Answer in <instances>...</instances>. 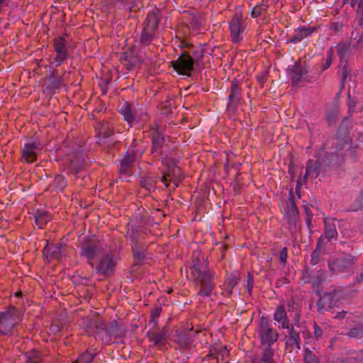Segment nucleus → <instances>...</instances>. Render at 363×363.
<instances>
[{
  "label": "nucleus",
  "instance_id": "16",
  "mask_svg": "<svg viewBox=\"0 0 363 363\" xmlns=\"http://www.w3.org/2000/svg\"><path fill=\"white\" fill-rule=\"evenodd\" d=\"M306 73V65L300 62H296L288 69V74L293 84L298 83Z\"/></svg>",
  "mask_w": 363,
  "mask_h": 363
},
{
  "label": "nucleus",
  "instance_id": "23",
  "mask_svg": "<svg viewBox=\"0 0 363 363\" xmlns=\"http://www.w3.org/2000/svg\"><path fill=\"white\" fill-rule=\"evenodd\" d=\"M62 249L63 245L61 243L52 247L47 246L44 249V255L46 256L47 259H48V256H50V258L60 259L62 256Z\"/></svg>",
  "mask_w": 363,
  "mask_h": 363
},
{
  "label": "nucleus",
  "instance_id": "13",
  "mask_svg": "<svg viewBox=\"0 0 363 363\" xmlns=\"http://www.w3.org/2000/svg\"><path fill=\"white\" fill-rule=\"evenodd\" d=\"M273 318L274 324L279 329H289L292 325L283 306H279L275 309Z\"/></svg>",
  "mask_w": 363,
  "mask_h": 363
},
{
  "label": "nucleus",
  "instance_id": "57",
  "mask_svg": "<svg viewBox=\"0 0 363 363\" xmlns=\"http://www.w3.org/2000/svg\"><path fill=\"white\" fill-rule=\"evenodd\" d=\"M363 281V267H362V270L360 273L359 275H357V277H356V282L357 283H361Z\"/></svg>",
  "mask_w": 363,
  "mask_h": 363
},
{
  "label": "nucleus",
  "instance_id": "61",
  "mask_svg": "<svg viewBox=\"0 0 363 363\" xmlns=\"http://www.w3.org/2000/svg\"><path fill=\"white\" fill-rule=\"evenodd\" d=\"M299 318H300V314L298 313H296L295 318H294V322H295V325H296L298 326V323H299Z\"/></svg>",
  "mask_w": 363,
  "mask_h": 363
},
{
  "label": "nucleus",
  "instance_id": "38",
  "mask_svg": "<svg viewBox=\"0 0 363 363\" xmlns=\"http://www.w3.org/2000/svg\"><path fill=\"white\" fill-rule=\"evenodd\" d=\"M56 189L62 190L66 186L65 178L62 175H57L54 180Z\"/></svg>",
  "mask_w": 363,
  "mask_h": 363
},
{
  "label": "nucleus",
  "instance_id": "44",
  "mask_svg": "<svg viewBox=\"0 0 363 363\" xmlns=\"http://www.w3.org/2000/svg\"><path fill=\"white\" fill-rule=\"evenodd\" d=\"M140 184L141 187L145 190L150 191L153 187V181L152 179H142L140 182Z\"/></svg>",
  "mask_w": 363,
  "mask_h": 363
},
{
  "label": "nucleus",
  "instance_id": "8",
  "mask_svg": "<svg viewBox=\"0 0 363 363\" xmlns=\"http://www.w3.org/2000/svg\"><path fill=\"white\" fill-rule=\"evenodd\" d=\"M171 65L179 74L191 76V72L194 69V60L186 51L182 52L175 60L171 61Z\"/></svg>",
  "mask_w": 363,
  "mask_h": 363
},
{
  "label": "nucleus",
  "instance_id": "5",
  "mask_svg": "<svg viewBox=\"0 0 363 363\" xmlns=\"http://www.w3.org/2000/svg\"><path fill=\"white\" fill-rule=\"evenodd\" d=\"M159 22L160 17L157 11L154 10L147 14L141 31L140 38V43L149 45L152 42L155 33L157 29Z\"/></svg>",
  "mask_w": 363,
  "mask_h": 363
},
{
  "label": "nucleus",
  "instance_id": "52",
  "mask_svg": "<svg viewBox=\"0 0 363 363\" xmlns=\"http://www.w3.org/2000/svg\"><path fill=\"white\" fill-rule=\"evenodd\" d=\"M238 284L236 278H230L228 280L227 285L229 288L233 289Z\"/></svg>",
  "mask_w": 363,
  "mask_h": 363
},
{
  "label": "nucleus",
  "instance_id": "34",
  "mask_svg": "<svg viewBox=\"0 0 363 363\" xmlns=\"http://www.w3.org/2000/svg\"><path fill=\"white\" fill-rule=\"evenodd\" d=\"M177 172H179V169L177 167H173L172 170L169 169L167 172L163 174L161 179L162 182L168 186L171 177L177 174Z\"/></svg>",
  "mask_w": 363,
  "mask_h": 363
},
{
  "label": "nucleus",
  "instance_id": "24",
  "mask_svg": "<svg viewBox=\"0 0 363 363\" xmlns=\"http://www.w3.org/2000/svg\"><path fill=\"white\" fill-rule=\"evenodd\" d=\"M327 272L324 270H318L311 279L313 288H318L320 284L326 281Z\"/></svg>",
  "mask_w": 363,
  "mask_h": 363
},
{
  "label": "nucleus",
  "instance_id": "47",
  "mask_svg": "<svg viewBox=\"0 0 363 363\" xmlns=\"http://www.w3.org/2000/svg\"><path fill=\"white\" fill-rule=\"evenodd\" d=\"M288 257L287 248L283 247L279 253V259L284 266L286 265Z\"/></svg>",
  "mask_w": 363,
  "mask_h": 363
},
{
  "label": "nucleus",
  "instance_id": "39",
  "mask_svg": "<svg viewBox=\"0 0 363 363\" xmlns=\"http://www.w3.org/2000/svg\"><path fill=\"white\" fill-rule=\"evenodd\" d=\"M138 266L139 264H144L147 263V260L150 259V257L147 256V253L144 250H139L138 249Z\"/></svg>",
  "mask_w": 363,
  "mask_h": 363
},
{
  "label": "nucleus",
  "instance_id": "6",
  "mask_svg": "<svg viewBox=\"0 0 363 363\" xmlns=\"http://www.w3.org/2000/svg\"><path fill=\"white\" fill-rule=\"evenodd\" d=\"M258 334L260 338V346H274L279 337L277 330L264 316L259 320Z\"/></svg>",
  "mask_w": 363,
  "mask_h": 363
},
{
  "label": "nucleus",
  "instance_id": "55",
  "mask_svg": "<svg viewBox=\"0 0 363 363\" xmlns=\"http://www.w3.org/2000/svg\"><path fill=\"white\" fill-rule=\"evenodd\" d=\"M148 117V114L146 112L142 111L141 115L140 116V121L145 123L147 121Z\"/></svg>",
  "mask_w": 363,
  "mask_h": 363
},
{
  "label": "nucleus",
  "instance_id": "30",
  "mask_svg": "<svg viewBox=\"0 0 363 363\" xmlns=\"http://www.w3.org/2000/svg\"><path fill=\"white\" fill-rule=\"evenodd\" d=\"M339 115L338 108L336 106L330 108L326 113V120L329 125L333 124Z\"/></svg>",
  "mask_w": 363,
  "mask_h": 363
},
{
  "label": "nucleus",
  "instance_id": "35",
  "mask_svg": "<svg viewBox=\"0 0 363 363\" xmlns=\"http://www.w3.org/2000/svg\"><path fill=\"white\" fill-rule=\"evenodd\" d=\"M303 360L304 363H318L317 356L308 348L305 350Z\"/></svg>",
  "mask_w": 363,
  "mask_h": 363
},
{
  "label": "nucleus",
  "instance_id": "48",
  "mask_svg": "<svg viewBox=\"0 0 363 363\" xmlns=\"http://www.w3.org/2000/svg\"><path fill=\"white\" fill-rule=\"evenodd\" d=\"M344 135H347V119L345 118L342 123H340L339 128H338V133H341Z\"/></svg>",
  "mask_w": 363,
  "mask_h": 363
},
{
  "label": "nucleus",
  "instance_id": "58",
  "mask_svg": "<svg viewBox=\"0 0 363 363\" xmlns=\"http://www.w3.org/2000/svg\"><path fill=\"white\" fill-rule=\"evenodd\" d=\"M8 5V0H0V11Z\"/></svg>",
  "mask_w": 363,
  "mask_h": 363
},
{
  "label": "nucleus",
  "instance_id": "51",
  "mask_svg": "<svg viewBox=\"0 0 363 363\" xmlns=\"http://www.w3.org/2000/svg\"><path fill=\"white\" fill-rule=\"evenodd\" d=\"M220 354L221 355V360L224 361L225 359V357L229 354V351L227 349L226 346H224L221 348Z\"/></svg>",
  "mask_w": 363,
  "mask_h": 363
},
{
  "label": "nucleus",
  "instance_id": "14",
  "mask_svg": "<svg viewBox=\"0 0 363 363\" xmlns=\"http://www.w3.org/2000/svg\"><path fill=\"white\" fill-rule=\"evenodd\" d=\"M316 30L315 27L302 26L296 29L293 35L289 38L287 43L297 44L303 40L311 36Z\"/></svg>",
  "mask_w": 363,
  "mask_h": 363
},
{
  "label": "nucleus",
  "instance_id": "27",
  "mask_svg": "<svg viewBox=\"0 0 363 363\" xmlns=\"http://www.w3.org/2000/svg\"><path fill=\"white\" fill-rule=\"evenodd\" d=\"M162 308L155 306L151 310L148 325L150 329L156 328L157 324V319L160 315Z\"/></svg>",
  "mask_w": 363,
  "mask_h": 363
},
{
  "label": "nucleus",
  "instance_id": "9",
  "mask_svg": "<svg viewBox=\"0 0 363 363\" xmlns=\"http://www.w3.org/2000/svg\"><path fill=\"white\" fill-rule=\"evenodd\" d=\"M320 298L317 301V307L319 312L328 311L332 308L340 298V292L336 289L326 292L323 296L319 294Z\"/></svg>",
  "mask_w": 363,
  "mask_h": 363
},
{
  "label": "nucleus",
  "instance_id": "7",
  "mask_svg": "<svg viewBox=\"0 0 363 363\" xmlns=\"http://www.w3.org/2000/svg\"><path fill=\"white\" fill-rule=\"evenodd\" d=\"M242 94L240 82L238 79L235 78L230 82L226 110L230 113L235 114L238 111V107L242 104Z\"/></svg>",
  "mask_w": 363,
  "mask_h": 363
},
{
  "label": "nucleus",
  "instance_id": "31",
  "mask_svg": "<svg viewBox=\"0 0 363 363\" xmlns=\"http://www.w3.org/2000/svg\"><path fill=\"white\" fill-rule=\"evenodd\" d=\"M164 143V138L162 135L159 133H157L152 137V149L154 151L157 152L162 147L163 143Z\"/></svg>",
  "mask_w": 363,
  "mask_h": 363
},
{
  "label": "nucleus",
  "instance_id": "26",
  "mask_svg": "<svg viewBox=\"0 0 363 363\" xmlns=\"http://www.w3.org/2000/svg\"><path fill=\"white\" fill-rule=\"evenodd\" d=\"M352 38L354 45L363 43V26L357 24L352 33Z\"/></svg>",
  "mask_w": 363,
  "mask_h": 363
},
{
  "label": "nucleus",
  "instance_id": "28",
  "mask_svg": "<svg viewBox=\"0 0 363 363\" xmlns=\"http://www.w3.org/2000/svg\"><path fill=\"white\" fill-rule=\"evenodd\" d=\"M348 337L355 339L363 338V324L357 325L352 328L347 334Z\"/></svg>",
  "mask_w": 363,
  "mask_h": 363
},
{
  "label": "nucleus",
  "instance_id": "53",
  "mask_svg": "<svg viewBox=\"0 0 363 363\" xmlns=\"http://www.w3.org/2000/svg\"><path fill=\"white\" fill-rule=\"evenodd\" d=\"M358 14L359 16V20H358V24L363 26V6L360 7L358 11Z\"/></svg>",
  "mask_w": 363,
  "mask_h": 363
},
{
  "label": "nucleus",
  "instance_id": "17",
  "mask_svg": "<svg viewBox=\"0 0 363 363\" xmlns=\"http://www.w3.org/2000/svg\"><path fill=\"white\" fill-rule=\"evenodd\" d=\"M135 161V153H128L121 162L120 174L121 178L128 180V177L132 173V167Z\"/></svg>",
  "mask_w": 363,
  "mask_h": 363
},
{
  "label": "nucleus",
  "instance_id": "56",
  "mask_svg": "<svg viewBox=\"0 0 363 363\" xmlns=\"http://www.w3.org/2000/svg\"><path fill=\"white\" fill-rule=\"evenodd\" d=\"M289 208H290V210L291 211V212H293V213L296 212L297 208H296V205H295L294 201H293V199L290 201V203H289Z\"/></svg>",
  "mask_w": 363,
  "mask_h": 363
},
{
  "label": "nucleus",
  "instance_id": "45",
  "mask_svg": "<svg viewBox=\"0 0 363 363\" xmlns=\"http://www.w3.org/2000/svg\"><path fill=\"white\" fill-rule=\"evenodd\" d=\"M350 359H354L358 363H363V350L353 353Z\"/></svg>",
  "mask_w": 363,
  "mask_h": 363
},
{
  "label": "nucleus",
  "instance_id": "32",
  "mask_svg": "<svg viewBox=\"0 0 363 363\" xmlns=\"http://www.w3.org/2000/svg\"><path fill=\"white\" fill-rule=\"evenodd\" d=\"M127 238L132 242L133 252L135 255L134 248L136 245V233H135L133 225H130V223L128 224V226Z\"/></svg>",
  "mask_w": 363,
  "mask_h": 363
},
{
  "label": "nucleus",
  "instance_id": "42",
  "mask_svg": "<svg viewBox=\"0 0 363 363\" xmlns=\"http://www.w3.org/2000/svg\"><path fill=\"white\" fill-rule=\"evenodd\" d=\"M314 336L317 341L323 339V330L315 323L313 324Z\"/></svg>",
  "mask_w": 363,
  "mask_h": 363
},
{
  "label": "nucleus",
  "instance_id": "40",
  "mask_svg": "<svg viewBox=\"0 0 363 363\" xmlns=\"http://www.w3.org/2000/svg\"><path fill=\"white\" fill-rule=\"evenodd\" d=\"M138 245L139 242L144 239L143 235H147L149 233H150V230L147 229V228H144L143 226L138 225Z\"/></svg>",
  "mask_w": 363,
  "mask_h": 363
},
{
  "label": "nucleus",
  "instance_id": "18",
  "mask_svg": "<svg viewBox=\"0 0 363 363\" xmlns=\"http://www.w3.org/2000/svg\"><path fill=\"white\" fill-rule=\"evenodd\" d=\"M275 350L274 346H260V355L259 359H255L252 361L254 363H276L275 361Z\"/></svg>",
  "mask_w": 363,
  "mask_h": 363
},
{
  "label": "nucleus",
  "instance_id": "15",
  "mask_svg": "<svg viewBox=\"0 0 363 363\" xmlns=\"http://www.w3.org/2000/svg\"><path fill=\"white\" fill-rule=\"evenodd\" d=\"M41 148L35 142L25 144L23 150L22 160L28 163L34 162Z\"/></svg>",
  "mask_w": 363,
  "mask_h": 363
},
{
  "label": "nucleus",
  "instance_id": "11",
  "mask_svg": "<svg viewBox=\"0 0 363 363\" xmlns=\"http://www.w3.org/2000/svg\"><path fill=\"white\" fill-rule=\"evenodd\" d=\"M230 30L232 41L235 43L242 40V33L245 30L244 22L242 18L238 15L234 16L230 21Z\"/></svg>",
  "mask_w": 363,
  "mask_h": 363
},
{
  "label": "nucleus",
  "instance_id": "12",
  "mask_svg": "<svg viewBox=\"0 0 363 363\" xmlns=\"http://www.w3.org/2000/svg\"><path fill=\"white\" fill-rule=\"evenodd\" d=\"M150 330L151 331H148L147 333L149 340L155 345L158 347L164 346L169 337L168 329L166 327H163L162 329L157 330L155 328Z\"/></svg>",
  "mask_w": 363,
  "mask_h": 363
},
{
  "label": "nucleus",
  "instance_id": "4",
  "mask_svg": "<svg viewBox=\"0 0 363 363\" xmlns=\"http://www.w3.org/2000/svg\"><path fill=\"white\" fill-rule=\"evenodd\" d=\"M356 259L349 254H342L338 257L328 261V267L333 274H350L353 272Z\"/></svg>",
  "mask_w": 363,
  "mask_h": 363
},
{
  "label": "nucleus",
  "instance_id": "64",
  "mask_svg": "<svg viewBox=\"0 0 363 363\" xmlns=\"http://www.w3.org/2000/svg\"><path fill=\"white\" fill-rule=\"evenodd\" d=\"M27 363H40V362L38 361H36V360H32V359H30L27 362Z\"/></svg>",
  "mask_w": 363,
  "mask_h": 363
},
{
  "label": "nucleus",
  "instance_id": "36",
  "mask_svg": "<svg viewBox=\"0 0 363 363\" xmlns=\"http://www.w3.org/2000/svg\"><path fill=\"white\" fill-rule=\"evenodd\" d=\"M329 30L332 34L340 35L342 33V23L340 21H335L330 23Z\"/></svg>",
  "mask_w": 363,
  "mask_h": 363
},
{
  "label": "nucleus",
  "instance_id": "33",
  "mask_svg": "<svg viewBox=\"0 0 363 363\" xmlns=\"http://www.w3.org/2000/svg\"><path fill=\"white\" fill-rule=\"evenodd\" d=\"M350 208L352 211H358L363 209V190L360 192L359 196L350 206Z\"/></svg>",
  "mask_w": 363,
  "mask_h": 363
},
{
  "label": "nucleus",
  "instance_id": "41",
  "mask_svg": "<svg viewBox=\"0 0 363 363\" xmlns=\"http://www.w3.org/2000/svg\"><path fill=\"white\" fill-rule=\"evenodd\" d=\"M254 279L253 276L247 273L246 283H244V286L247 288V291L250 294L253 289Z\"/></svg>",
  "mask_w": 363,
  "mask_h": 363
},
{
  "label": "nucleus",
  "instance_id": "21",
  "mask_svg": "<svg viewBox=\"0 0 363 363\" xmlns=\"http://www.w3.org/2000/svg\"><path fill=\"white\" fill-rule=\"evenodd\" d=\"M323 165L318 161L309 160L307 162L306 167V172L303 176V179L305 180L306 178H316L320 172L322 171Z\"/></svg>",
  "mask_w": 363,
  "mask_h": 363
},
{
  "label": "nucleus",
  "instance_id": "2",
  "mask_svg": "<svg viewBox=\"0 0 363 363\" xmlns=\"http://www.w3.org/2000/svg\"><path fill=\"white\" fill-rule=\"evenodd\" d=\"M190 269L196 284L200 288L197 296H210L216 286L215 273L209 269L206 260L194 259Z\"/></svg>",
  "mask_w": 363,
  "mask_h": 363
},
{
  "label": "nucleus",
  "instance_id": "62",
  "mask_svg": "<svg viewBox=\"0 0 363 363\" xmlns=\"http://www.w3.org/2000/svg\"><path fill=\"white\" fill-rule=\"evenodd\" d=\"M170 340H174V341H176V342H177L178 344H179V345H182V344H184V341H183L182 339H179V340H174V339H173V338H170Z\"/></svg>",
  "mask_w": 363,
  "mask_h": 363
},
{
  "label": "nucleus",
  "instance_id": "43",
  "mask_svg": "<svg viewBox=\"0 0 363 363\" xmlns=\"http://www.w3.org/2000/svg\"><path fill=\"white\" fill-rule=\"evenodd\" d=\"M49 220V216L48 215H40L35 218L36 224L39 225L40 228H43V226L47 223Z\"/></svg>",
  "mask_w": 363,
  "mask_h": 363
},
{
  "label": "nucleus",
  "instance_id": "3",
  "mask_svg": "<svg viewBox=\"0 0 363 363\" xmlns=\"http://www.w3.org/2000/svg\"><path fill=\"white\" fill-rule=\"evenodd\" d=\"M21 315V311L15 307H9L5 311H0V335H13Z\"/></svg>",
  "mask_w": 363,
  "mask_h": 363
},
{
  "label": "nucleus",
  "instance_id": "60",
  "mask_svg": "<svg viewBox=\"0 0 363 363\" xmlns=\"http://www.w3.org/2000/svg\"><path fill=\"white\" fill-rule=\"evenodd\" d=\"M346 314V311H342L341 312H339L335 315L336 318H343Z\"/></svg>",
  "mask_w": 363,
  "mask_h": 363
},
{
  "label": "nucleus",
  "instance_id": "37",
  "mask_svg": "<svg viewBox=\"0 0 363 363\" xmlns=\"http://www.w3.org/2000/svg\"><path fill=\"white\" fill-rule=\"evenodd\" d=\"M93 355L88 352H85L80 354L77 359H76L73 363H91L93 359Z\"/></svg>",
  "mask_w": 363,
  "mask_h": 363
},
{
  "label": "nucleus",
  "instance_id": "25",
  "mask_svg": "<svg viewBox=\"0 0 363 363\" xmlns=\"http://www.w3.org/2000/svg\"><path fill=\"white\" fill-rule=\"evenodd\" d=\"M350 49V45L349 44L342 43L337 45V52L342 62L347 60Z\"/></svg>",
  "mask_w": 363,
  "mask_h": 363
},
{
  "label": "nucleus",
  "instance_id": "19",
  "mask_svg": "<svg viewBox=\"0 0 363 363\" xmlns=\"http://www.w3.org/2000/svg\"><path fill=\"white\" fill-rule=\"evenodd\" d=\"M120 113L123 116L124 120L128 123L130 127H133L135 124V110L132 105L127 101H124L120 108Z\"/></svg>",
  "mask_w": 363,
  "mask_h": 363
},
{
  "label": "nucleus",
  "instance_id": "10",
  "mask_svg": "<svg viewBox=\"0 0 363 363\" xmlns=\"http://www.w3.org/2000/svg\"><path fill=\"white\" fill-rule=\"evenodd\" d=\"M67 40L65 36H59L55 39L54 50L56 55L53 64L56 66L62 65L67 58Z\"/></svg>",
  "mask_w": 363,
  "mask_h": 363
},
{
  "label": "nucleus",
  "instance_id": "20",
  "mask_svg": "<svg viewBox=\"0 0 363 363\" xmlns=\"http://www.w3.org/2000/svg\"><path fill=\"white\" fill-rule=\"evenodd\" d=\"M324 238L328 241L337 238V221L334 219L327 218L324 220Z\"/></svg>",
  "mask_w": 363,
  "mask_h": 363
},
{
  "label": "nucleus",
  "instance_id": "59",
  "mask_svg": "<svg viewBox=\"0 0 363 363\" xmlns=\"http://www.w3.org/2000/svg\"><path fill=\"white\" fill-rule=\"evenodd\" d=\"M347 68L346 65H345L342 69V79L344 81H345L347 79Z\"/></svg>",
  "mask_w": 363,
  "mask_h": 363
},
{
  "label": "nucleus",
  "instance_id": "54",
  "mask_svg": "<svg viewBox=\"0 0 363 363\" xmlns=\"http://www.w3.org/2000/svg\"><path fill=\"white\" fill-rule=\"evenodd\" d=\"M358 0H342L343 4H349L351 7L354 8L357 4Z\"/></svg>",
  "mask_w": 363,
  "mask_h": 363
},
{
  "label": "nucleus",
  "instance_id": "29",
  "mask_svg": "<svg viewBox=\"0 0 363 363\" xmlns=\"http://www.w3.org/2000/svg\"><path fill=\"white\" fill-rule=\"evenodd\" d=\"M267 8L268 5L264 3V1L258 3L252 9L250 16L252 18H257L262 15L263 12L267 10Z\"/></svg>",
  "mask_w": 363,
  "mask_h": 363
},
{
  "label": "nucleus",
  "instance_id": "50",
  "mask_svg": "<svg viewBox=\"0 0 363 363\" xmlns=\"http://www.w3.org/2000/svg\"><path fill=\"white\" fill-rule=\"evenodd\" d=\"M332 63V54L328 53L325 60V62L322 65V69L326 70L328 69Z\"/></svg>",
  "mask_w": 363,
  "mask_h": 363
},
{
  "label": "nucleus",
  "instance_id": "63",
  "mask_svg": "<svg viewBox=\"0 0 363 363\" xmlns=\"http://www.w3.org/2000/svg\"><path fill=\"white\" fill-rule=\"evenodd\" d=\"M180 47H182V48L187 47V44L186 43H184V41H182Z\"/></svg>",
  "mask_w": 363,
  "mask_h": 363
},
{
  "label": "nucleus",
  "instance_id": "46",
  "mask_svg": "<svg viewBox=\"0 0 363 363\" xmlns=\"http://www.w3.org/2000/svg\"><path fill=\"white\" fill-rule=\"evenodd\" d=\"M319 243H318L316 248L311 254V263L313 265L318 264L319 262V250H318Z\"/></svg>",
  "mask_w": 363,
  "mask_h": 363
},
{
  "label": "nucleus",
  "instance_id": "1",
  "mask_svg": "<svg viewBox=\"0 0 363 363\" xmlns=\"http://www.w3.org/2000/svg\"><path fill=\"white\" fill-rule=\"evenodd\" d=\"M82 256L84 257L89 264L100 275L109 276L115 270L119 260L116 250H111L101 242H96L84 246L82 249Z\"/></svg>",
  "mask_w": 363,
  "mask_h": 363
},
{
  "label": "nucleus",
  "instance_id": "49",
  "mask_svg": "<svg viewBox=\"0 0 363 363\" xmlns=\"http://www.w3.org/2000/svg\"><path fill=\"white\" fill-rule=\"evenodd\" d=\"M306 218L305 219V221H306L307 226L311 230L313 227V225H312L313 215L310 213L309 210L307 208L306 209Z\"/></svg>",
  "mask_w": 363,
  "mask_h": 363
},
{
  "label": "nucleus",
  "instance_id": "22",
  "mask_svg": "<svg viewBox=\"0 0 363 363\" xmlns=\"http://www.w3.org/2000/svg\"><path fill=\"white\" fill-rule=\"evenodd\" d=\"M289 338L286 342L287 347H290L292 349H301V338L299 332L296 331L293 325L289 329Z\"/></svg>",
  "mask_w": 363,
  "mask_h": 363
}]
</instances>
